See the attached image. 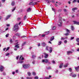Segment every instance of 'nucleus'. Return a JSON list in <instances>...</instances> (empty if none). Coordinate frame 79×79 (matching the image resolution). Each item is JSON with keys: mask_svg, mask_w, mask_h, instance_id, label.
<instances>
[{"mask_svg": "<svg viewBox=\"0 0 79 79\" xmlns=\"http://www.w3.org/2000/svg\"><path fill=\"white\" fill-rule=\"evenodd\" d=\"M19 29V27H18V24H16L15 25L13 28V31H15V32H17Z\"/></svg>", "mask_w": 79, "mask_h": 79, "instance_id": "f257e3e1", "label": "nucleus"}, {"mask_svg": "<svg viewBox=\"0 0 79 79\" xmlns=\"http://www.w3.org/2000/svg\"><path fill=\"white\" fill-rule=\"evenodd\" d=\"M62 25V20H61V18H60L58 23V25L59 27H61Z\"/></svg>", "mask_w": 79, "mask_h": 79, "instance_id": "f03ea898", "label": "nucleus"}, {"mask_svg": "<svg viewBox=\"0 0 79 79\" xmlns=\"http://www.w3.org/2000/svg\"><path fill=\"white\" fill-rule=\"evenodd\" d=\"M48 48H49L50 50L49 51V53H52V48L50 47L49 48V47L48 46H46V50H48H48H48Z\"/></svg>", "mask_w": 79, "mask_h": 79, "instance_id": "7ed1b4c3", "label": "nucleus"}, {"mask_svg": "<svg viewBox=\"0 0 79 79\" xmlns=\"http://www.w3.org/2000/svg\"><path fill=\"white\" fill-rule=\"evenodd\" d=\"M30 66V65L29 64H26L23 65V66L24 69H27V68H28Z\"/></svg>", "mask_w": 79, "mask_h": 79, "instance_id": "20e7f679", "label": "nucleus"}, {"mask_svg": "<svg viewBox=\"0 0 79 79\" xmlns=\"http://www.w3.org/2000/svg\"><path fill=\"white\" fill-rule=\"evenodd\" d=\"M70 76H72L73 77H76V75L73 72L71 73L70 74Z\"/></svg>", "mask_w": 79, "mask_h": 79, "instance_id": "39448f33", "label": "nucleus"}, {"mask_svg": "<svg viewBox=\"0 0 79 79\" xmlns=\"http://www.w3.org/2000/svg\"><path fill=\"white\" fill-rule=\"evenodd\" d=\"M18 42H17L16 44H15L16 45L15 47V48H19V44H18Z\"/></svg>", "mask_w": 79, "mask_h": 79, "instance_id": "423d86ee", "label": "nucleus"}, {"mask_svg": "<svg viewBox=\"0 0 79 79\" xmlns=\"http://www.w3.org/2000/svg\"><path fill=\"white\" fill-rule=\"evenodd\" d=\"M42 62H44L46 63H48V60L47 59L43 60H42Z\"/></svg>", "mask_w": 79, "mask_h": 79, "instance_id": "0eeeda50", "label": "nucleus"}, {"mask_svg": "<svg viewBox=\"0 0 79 79\" xmlns=\"http://www.w3.org/2000/svg\"><path fill=\"white\" fill-rule=\"evenodd\" d=\"M44 54L45 55L44 58H47L48 56V54L46 53V52L44 53Z\"/></svg>", "mask_w": 79, "mask_h": 79, "instance_id": "6e6552de", "label": "nucleus"}, {"mask_svg": "<svg viewBox=\"0 0 79 79\" xmlns=\"http://www.w3.org/2000/svg\"><path fill=\"white\" fill-rule=\"evenodd\" d=\"M4 67L2 65L0 66V71H3V70Z\"/></svg>", "mask_w": 79, "mask_h": 79, "instance_id": "1a4fd4ad", "label": "nucleus"}, {"mask_svg": "<svg viewBox=\"0 0 79 79\" xmlns=\"http://www.w3.org/2000/svg\"><path fill=\"white\" fill-rule=\"evenodd\" d=\"M74 24H77V25H79V22H77L76 21H73Z\"/></svg>", "mask_w": 79, "mask_h": 79, "instance_id": "9d476101", "label": "nucleus"}, {"mask_svg": "<svg viewBox=\"0 0 79 79\" xmlns=\"http://www.w3.org/2000/svg\"><path fill=\"white\" fill-rule=\"evenodd\" d=\"M73 53V52L71 51H69L67 52V55H69L70 53Z\"/></svg>", "mask_w": 79, "mask_h": 79, "instance_id": "9b49d317", "label": "nucleus"}, {"mask_svg": "<svg viewBox=\"0 0 79 79\" xmlns=\"http://www.w3.org/2000/svg\"><path fill=\"white\" fill-rule=\"evenodd\" d=\"M54 40V36H52L50 38V41H51Z\"/></svg>", "mask_w": 79, "mask_h": 79, "instance_id": "f8f14e48", "label": "nucleus"}, {"mask_svg": "<svg viewBox=\"0 0 79 79\" xmlns=\"http://www.w3.org/2000/svg\"><path fill=\"white\" fill-rule=\"evenodd\" d=\"M19 59H21V60H24V57H23L22 55H21L20 56Z\"/></svg>", "mask_w": 79, "mask_h": 79, "instance_id": "ddd939ff", "label": "nucleus"}, {"mask_svg": "<svg viewBox=\"0 0 79 79\" xmlns=\"http://www.w3.org/2000/svg\"><path fill=\"white\" fill-rule=\"evenodd\" d=\"M63 63H61L59 66V68H61L63 67Z\"/></svg>", "mask_w": 79, "mask_h": 79, "instance_id": "4468645a", "label": "nucleus"}, {"mask_svg": "<svg viewBox=\"0 0 79 79\" xmlns=\"http://www.w3.org/2000/svg\"><path fill=\"white\" fill-rule=\"evenodd\" d=\"M51 76L49 75L48 77H44V79H50V77H51Z\"/></svg>", "mask_w": 79, "mask_h": 79, "instance_id": "2eb2a0df", "label": "nucleus"}, {"mask_svg": "<svg viewBox=\"0 0 79 79\" xmlns=\"http://www.w3.org/2000/svg\"><path fill=\"white\" fill-rule=\"evenodd\" d=\"M75 68V69L78 72V70L79 69V66L78 67Z\"/></svg>", "mask_w": 79, "mask_h": 79, "instance_id": "dca6fc26", "label": "nucleus"}, {"mask_svg": "<svg viewBox=\"0 0 79 79\" xmlns=\"http://www.w3.org/2000/svg\"><path fill=\"white\" fill-rule=\"evenodd\" d=\"M77 10V7H75L72 9V10L73 11H74L75 10Z\"/></svg>", "mask_w": 79, "mask_h": 79, "instance_id": "f3484780", "label": "nucleus"}, {"mask_svg": "<svg viewBox=\"0 0 79 79\" xmlns=\"http://www.w3.org/2000/svg\"><path fill=\"white\" fill-rule=\"evenodd\" d=\"M11 16V15H8L7 16L6 18V20H7V19H9V18H10V16Z\"/></svg>", "mask_w": 79, "mask_h": 79, "instance_id": "a211bd4d", "label": "nucleus"}, {"mask_svg": "<svg viewBox=\"0 0 79 79\" xmlns=\"http://www.w3.org/2000/svg\"><path fill=\"white\" fill-rule=\"evenodd\" d=\"M41 44L42 45V46H43V47H45V46L46 45V44L44 42H43L41 43Z\"/></svg>", "mask_w": 79, "mask_h": 79, "instance_id": "6ab92c4d", "label": "nucleus"}, {"mask_svg": "<svg viewBox=\"0 0 79 79\" xmlns=\"http://www.w3.org/2000/svg\"><path fill=\"white\" fill-rule=\"evenodd\" d=\"M27 12H30V11H31V8H28L27 9Z\"/></svg>", "mask_w": 79, "mask_h": 79, "instance_id": "aec40b11", "label": "nucleus"}, {"mask_svg": "<svg viewBox=\"0 0 79 79\" xmlns=\"http://www.w3.org/2000/svg\"><path fill=\"white\" fill-rule=\"evenodd\" d=\"M27 74H28V75L29 76H30L31 75V73H30V72H27Z\"/></svg>", "mask_w": 79, "mask_h": 79, "instance_id": "412c9836", "label": "nucleus"}, {"mask_svg": "<svg viewBox=\"0 0 79 79\" xmlns=\"http://www.w3.org/2000/svg\"><path fill=\"white\" fill-rule=\"evenodd\" d=\"M71 29L72 31H74V27L73 26H72L71 27Z\"/></svg>", "mask_w": 79, "mask_h": 79, "instance_id": "4be33fe9", "label": "nucleus"}, {"mask_svg": "<svg viewBox=\"0 0 79 79\" xmlns=\"http://www.w3.org/2000/svg\"><path fill=\"white\" fill-rule=\"evenodd\" d=\"M66 31L68 33H70V31L68 29H66Z\"/></svg>", "mask_w": 79, "mask_h": 79, "instance_id": "5701e85b", "label": "nucleus"}, {"mask_svg": "<svg viewBox=\"0 0 79 79\" xmlns=\"http://www.w3.org/2000/svg\"><path fill=\"white\" fill-rule=\"evenodd\" d=\"M11 5L12 6H14V5H15V2H14V1H13L12 2Z\"/></svg>", "mask_w": 79, "mask_h": 79, "instance_id": "b1692460", "label": "nucleus"}, {"mask_svg": "<svg viewBox=\"0 0 79 79\" xmlns=\"http://www.w3.org/2000/svg\"><path fill=\"white\" fill-rule=\"evenodd\" d=\"M15 35H16L17 36H19V35H20V34L17 33L15 34Z\"/></svg>", "mask_w": 79, "mask_h": 79, "instance_id": "393cba45", "label": "nucleus"}, {"mask_svg": "<svg viewBox=\"0 0 79 79\" xmlns=\"http://www.w3.org/2000/svg\"><path fill=\"white\" fill-rule=\"evenodd\" d=\"M76 41L77 42H79V38H77L76 39Z\"/></svg>", "mask_w": 79, "mask_h": 79, "instance_id": "a878e982", "label": "nucleus"}, {"mask_svg": "<svg viewBox=\"0 0 79 79\" xmlns=\"http://www.w3.org/2000/svg\"><path fill=\"white\" fill-rule=\"evenodd\" d=\"M29 5H33V2H30L29 3Z\"/></svg>", "mask_w": 79, "mask_h": 79, "instance_id": "bb28decb", "label": "nucleus"}, {"mask_svg": "<svg viewBox=\"0 0 79 79\" xmlns=\"http://www.w3.org/2000/svg\"><path fill=\"white\" fill-rule=\"evenodd\" d=\"M46 35H48L49 34V31H46L45 32Z\"/></svg>", "mask_w": 79, "mask_h": 79, "instance_id": "cd10ccee", "label": "nucleus"}, {"mask_svg": "<svg viewBox=\"0 0 79 79\" xmlns=\"http://www.w3.org/2000/svg\"><path fill=\"white\" fill-rule=\"evenodd\" d=\"M26 79H32V77H26Z\"/></svg>", "mask_w": 79, "mask_h": 79, "instance_id": "c85d7f7f", "label": "nucleus"}, {"mask_svg": "<svg viewBox=\"0 0 79 79\" xmlns=\"http://www.w3.org/2000/svg\"><path fill=\"white\" fill-rule=\"evenodd\" d=\"M36 56H35L34 55H32V58H35Z\"/></svg>", "mask_w": 79, "mask_h": 79, "instance_id": "c756f323", "label": "nucleus"}, {"mask_svg": "<svg viewBox=\"0 0 79 79\" xmlns=\"http://www.w3.org/2000/svg\"><path fill=\"white\" fill-rule=\"evenodd\" d=\"M23 63V61H20L18 62V63Z\"/></svg>", "mask_w": 79, "mask_h": 79, "instance_id": "7c9ffc66", "label": "nucleus"}, {"mask_svg": "<svg viewBox=\"0 0 79 79\" xmlns=\"http://www.w3.org/2000/svg\"><path fill=\"white\" fill-rule=\"evenodd\" d=\"M56 29V27L53 26L52 27V30H55Z\"/></svg>", "mask_w": 79, "mask_h": 79, "instance_id": "2f4dec72", "label": "nucleus"}, {"mask_svg": "<svg viewBox=\"0 0 79 79\" xmlns=\"http://www.w3.org/2000/svg\"><path fill=\"white\" fill-rule=\"evenodd\" d=\"M34 79H39V77H38V76H35L34 77Z\"/></svg>", "mask_w": 79, "mask_h": 79, "instance_id": "473e14b6", "label": "nucleus"}, {"mask_svg": "<svg viewBox=\"0 0 79 79\" xmlns=\"http://www.w3.org/2000/svg\"><path fill=\"white\" fill-rule=\"evenodd\" d=\"M26 43L25 42H24V43H23L22 44V46H24V45H26Z\"/></svg>", "mask_w": 79, "mask_h": 79, "instance_id": "72a5a7b5", "label": "nucleus"}, {"mask_svg": "<svg viewBox=\"0 0 79 79\" xmlns=\"http://www.w3.org/2000/svg\"><path fill=\"white\" fill-rule=\"evenodd\" d=\"M32 75H33V76H35V75H36V73H35V72H33L32 73Z\"/></svg>", "mask_w": 79, "mask_h": 79, "instance_id": "f704fd0d", "label": "nucleus"}, {"mask_svg": "<svg viewBox=\"0 0 79 79\" xmlns=\"http://www.w3.org/2000/svg\"><path fill=\"white\" fill-rule=\"evenodd\" d=\"M68 63L66 64L65 65H64V68H66V67H67V66H68Z\"/></svg>", "mask_w": 79, "mask_h": 79, "instance_id": "c9c22d12", "label": "nucleus"}, {"mask_svg": "<svg viewBox=\"0 0 79 79\" xmlns=\"http://www.w3.org/2000/svg\"><path fill=\"white\" fill-rule=\"evenodd\" d=\"M23 19H24V20H25V19H26L27 18H26V15L24 17Z\"/></svg>", "mask_w": 79, "mask_h": 79, "instance_id": "e433bc0d", "label": "nucleus"}, {"mask_svg": "<svg viewBox=\"0 0 79 79\" xmlns=\"http://www.w3.org/2000/svg\"><path fill=\"white\" fill-rule=\"evenodd\" d=\"M61 41H59V43H58V44L60 45H61Z\"/></svg>", "mask_w": 79, "mask_h": 79, "instance_id": "4c0bfd02", "label": "nucleus"}, {"mask_svg": "<svg viewBox=\"0 0 79 79\" xmlns=\"http://www.w3.org/2000/svg\"><path fill=\"white\" fill-rule=\"evenodd\" d=\"M64 39H65V38L63 37H61V40H64Z\"/></svg>", "mask_w": 79, "mask_h": 79, "instance_id": "58836bf2", "label": "nucleus"}, {"mask_svg": "<svg viewBox=\"0 0 79 79\" xmlns=\"http://www.w3.org/2000/svg\"><path fill=\"white\" fill-rule=\"evenodd\" d=\"M69 69V71H70V72H71V71H72V69H71V68H70Z\"/></svg>", "mask_w": 79, "mask_h": 79, "instance_id": "ea45409f", "label": "nucleus"}, {"mask_svg": "<svg viewBox=\"0 0 79 79\" xmlns=\"http://www.w3.org/2000/svg\"><path fill=\"white\" fill-rule=\"evenodd\" d=\"M37 4V2H35L33 3V5H36Z\"/></svg>", "mask_w": 79, "mask_h": 79, "instance_id": "a19ab883", "label": "nucleus"}, {"mask_svg": "<svg viewBox=\"0 0 79 79\" xmlns=\"http://www.w3.org/2000/svg\"><path fill=\"white\" fill-rule=\"evenodd\" d=\"M10 44H11V43H13V41H12V39L10 40Z\"/></svg>", "mask_w": 79, "mask_h": 79, "instance_id": "79ce46f5", "label": "nucleus"}, {"mask_svg": "<svg viewBox=\"0 0 79 79\" xmlns=\"http://www.w3.org/2000/svg\"><path fill=\"white\" fill-rule=\"evenodd\" d=\"M8 36H9V34H7L6 35V37H8Z\"/></svg>", "mask_w": 79, "mask_h": 79, "instance_id": "37998d69", "label": "nucleus"}, {"mask_svg": "<svg viewBox=\"0 0 79 79\" xmlns=\"http://www.w3.org/2000/svg\"><path fill=\"white\" fill-rule=\"evenodd\" d=\"M74 39V37H71L70 40H73V39Z\"/></svg>", "mask_w": 79, "mask_h": 79, "instance_id": "c03bdc74", "label": "nucleus"}, {"mask_svg": "<svg viewBox=\"0 0 79 79\" xmlns=\"http://www.w3.org/2000/svg\"><path fill=\"white\" fill-rule=\"evenodd\" d=\"M64 35H69V34L68 33H67L66 34H64Z\"/></svg>", "mask_w": 79, "mask_h": 79, "instance_id": "a18cd8bd", "label": "nucleus"}, {"mask_svg": "<svg viewBox=\"0 0 79 79\" xmlns=\"http://www.w3.org/2000/svg\"><path fill=\"white\" fill-rule=\"evenodd\" d=\"M20 19H21V18H18L17 20V21H19V20H20Z\"/></svg>", "mask_w": 79, "mask_h": 79, "instance_id": "49530a36", "label": "nucleus"}, {"mask_svg": "<svg viewBox=\"0 0 79 79\" xmlns=\"http://www.w3.org/2000/svg\"><path fill=\"white\" fill-rule=\"evenodd\" d=\"M63 10L64 12H66V11H67V10H66V9H64Z\"/></svg>", "mask_w": 79, "mask_h": 79, "instance_id": "de8ad7c7", "label": "nucleus"}, {"mask_svg": "<svg viewBox=\"0 0 79 79\" xmlns=\"http://www.w3.org/2000/svg\"><path fill=\"white\" fill-rule=\"evenodd\" d=\"M15 9H16V8H14L12 10V11H15Z\"/></svg>", "mask_w": 79, "mask_h": 79, "instance_id": "09e8293b", "label": "nucleus"}, {"mask_svg": "<svg viewBox=\"0 0 79 79\" xmlns=\"http://www.w3.org/2000/svg\"><path fill=\"white\" fill-rule=\"evenodd\" d=\"M9 49H10V48L8 47L6 49V51L8 50Z\"/></svg>", "mask_w": 79, "mask_h": 79, "instance_id": "8fccbe9b", "label": "nucleus"}, {"mask_svg": "<svg viewBox=\"0 0 79 79\" xmlns=\"http://www.w3.org/2000/svg\"><path fill=\"white\" fill-rule=\"evenodd\" d=\"M42 37H45V34H43L42 35Z\"/></svg>", "mask_w": 79, "mask_h": 79, "instance_id": "3c124183", "label": "nucleus"}, {"mask_svg": "<svg viewBox=\"0 0 79 79\" xmlns=\"http://www.w3.org/2000/svg\"><path fill=\"white\" fill-rule=\"evenodd\" d=\"M10 55V53H7L6 54V56H8V55Z\"/></svg>", "mask_w": 79, "mask_h": 79, "instance_id": "603ef678", "label": "nucleus"}, {"mask_svg": "<svg viewBox=\"0 0 79 79\" xmlns=\"http://www.w3.org/2000/svg\"><path fill=\"white\" fill-rule=\"evenodd\" d=\"M64 44H66V43H67V40H65L64 41Z\"/></svg>", "mask_w": 79, "mask_h": 79, "instance_id": "864d4df0", "label": "nucleus"}, {"mask_svg": "<svg viewBox=\"0 0 79 79\" xmlns=\"http://www.w3.org/2000/svg\"><path fill=\"white\" fill-rule=\"evenodd\" d=\"M77 2L76 0H74L73 1V2L75 3V2Z\"/></svg>", "mask_w": 79, "mask_h": 79, "instance_id": "5fc2aeb1", "label": "nucleus"}, {"mask_svg": "<svg viewBox=\"0 0 79 79\" xmlns=\"http://www.w3.org/2000/svg\"><path fill=\"white\" fill-rule=\"evenodd\" d=\"M14 50L16 51V50H18V49H17V48H14Z\"/></svg>", "mask_w": 79, "mask_h": 79, "instance_id": "6e6d98bb", "label": "nucleus"}, {"mask_svg": "<svg viewBox=\"0 0 79 79\" xmlns=\"http://www.w3.org/2000/svg\"><path fill=\"white\" fill-rule=\"evenodd\" d=\"M32 63L33 64H35V61H34Z\"/></svg>", "mask_w": 79, "mask_h": 79, "instance_id": "4d7b16f0", "label": "nucleus"}, {"mask_svg": "<svg viewBox=\"0 0 79 79\" xmlns=\"http://www.w3.org/2000/svg\"><path fill=\"white\" fill-rule=\"evenodd\" d=\"M26 36L23 35L22 37V38H23L24 37H26Z\"/></svg>", "mask_w": 79, "mask_h": 79, "instance_id": "13d9d810", "label": "nucleus"}, {"mask_svg": "<svg viewBox=\"0 0 79 79\" xmlns=\"http://www.w3.org/2000/svg\"><path fill=\"white\" fill-rule=\"evenodd\" d=\"M16 58L17 60H18V58H19V56H17Z\"/></svg>", "mask_w": 79, "mask_h": 79, "instance_id": "bf43d9fd", "label": "nucleus"}, {"mask_svg": "<svg viewBox=\"0 0 79 79\" xmlns=\"http://www.w3.org/2000/svg\"><path fill=\"white\" fill-rule=\"evenodd\" d=\"M2 2H5V0H2Z\"/></svg>", "mask_w": 79, "mask_h": 79, "instance_id": "052dcab7", "label": "nucleus"}, {"mask_svg": "<svg viewBox=\"0 0 79 79\" xmlns=\"http://www.w3.org/2000/svg\"><path fill=\"white\" fill-rule=\"evenodd\" d=\"M52 63L53 64H55V61H53Z\"/></svg>", "mask_w": 79, "mask_h": 79, "instance_id": "680f3d73", "label": "nucleus"}, {"mask_svg": "<svg viewBox=\"0 0 79 79\" xmlns=\"http://www.w3.org/2000/svg\"><path fill=\"white\" fill-rule=\"evenodd\" d=\"M51 69V67H48V69Z\"/></svg>", "mask_w": 79, "mask_h": 79, "instance_id": "e2e57ef3", "label": "nucleus"}, {"mask_svg": "<svg viewBox=\"0 0 79 79\" xmlns=\"http://www.w3.org/2000/svg\"><path fill=\"white\" fill-rule=\"evenodd\" d=\"M52 11H55V9L53 8H52Z\"/></svg>", "mask_w": 79, "mask_h": 79, "instance_id": "0e129e2a", "label": "nucleus"}, {"mask_svg": "<svg viewBox=\"0 0 79 79\" xmlns=\"http://www.w3.org/2000/svg\"><path fill=\"white\" fill-rule=\"evenodd\" d=\"M68 3H69V4H71V2H70V1H69L68 2Z\"/></svg>", "mask_w": 79, "mask_h": 79, "instance_id": "69168bd1", "label": "nucleus"}, {"mask_svg": "<svg viewBox=\"0 0 79 79\" xmlns=\"http://www.w3.org/2000/svg\"><path fill=\"white\" fill-rule=\"evenodd\" d=\"M77 51L79 52V48L77 49Z\"/></svg>", "mask_w": 79, "mask_h": 79, "instance_id": "338daca9", "label": "nucleus"}, {"mask_svg": "<svg viewBox=\"0 0 79 79\" xmlns=\"http://www.w3.org/2000/svg\"><path fill=\"white\" fill-rule=\"evenodd\" d=\"M58 4L59 5H60L61 4V3L60 2H59V3H58Z\"/></svg>", "mask_w": 79, "mask_h": 79, "instance_id": "774afa93", "label": "nucleus"}]
</instances>
